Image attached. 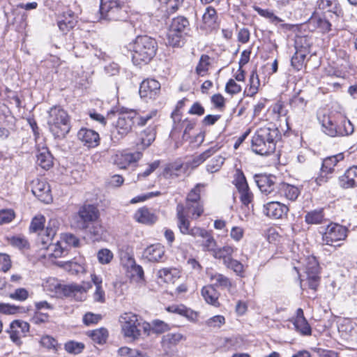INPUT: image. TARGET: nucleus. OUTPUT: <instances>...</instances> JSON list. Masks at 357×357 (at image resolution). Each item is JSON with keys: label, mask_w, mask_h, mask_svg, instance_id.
I'll list each match as a JSON object with an SVG mask.
<instances>
[{"label": "nucleus", "mask_w": 357, "mask_h": 357, "mask_svg": "<svg viewBox=\"0 0 357 357\" xmlns=\"http://www.w3.org/2000/svg\"><path fill=\"white\" fill-rule=\"evenodd\" d=\"M303 38L298 37L295 40V50L296 52L294 56H291V67L296 70L302 69L304 63V61L306 56V49L303 47H298V40L301 41Z\"/></svg>", "instance_id": "30"}, {"label": "nucleus", "mask_w": 357, "mask_h": 357, "mask_svg": "<svg viewBox=\"0 0 357 357\" xmlns=\"http://www.w3.org/2000/svg\"><path fill=\"white\" fill-rule=\"evenodd\" d=\"M202 296L206 302L208 304L213 305L214 306H218V297L219 293L217 291L214 286L213 285H206L204 286L202 289Z\"/></svg>", "instance_id": "33"}, {"label": "nucleus", "mask_w": 357, "mask_h": 357, "mask_svg": "<svg viewBox=\"0 0 357 357\" xmlns=\"http://www.w3.org/2000/svg\"><path fill=\"white\" fill-rule=\"evenodd\" d=\"M225 158L221 155H217L210 160L206 165V170L210 173L218 172L225 162Z\"/></svg>", "instance_id": "49"}, {"label": "nucleus", "mask_w": 357, "mask_h": 357, "mask_svg": "<svg viewBox=\"0 0 357 357\" xmlns=\"http://www.w3.org/2000/svg\"><path fill=\"white\" fill-rule=\"evenodd\" d=\"M297 262V265L294 264V266H299L302 270H305V273H320V267L317 259L313 257H308L307 258H300L299 260L294 259Z\"/></svg>", "instance_id": "27"}, {"label": "nucleus", "mask_w": 357, "mask_h": 357, "mask_svg": "<svg viewBox=\"0 0 357 357\" xmlns=\"http://www.w3.org/2000/svg\"><path fill=\"white\" fill-rule=\"evenodd\" d=\"M162 8L168 14L175 13L182 4L183 0H159Z\"/></svg>", "instance_id": "48"}, {"label": "nucleus", "mask_w": 357, "mask_h": 357, "mask_svg": "<svg viewBox=\"0 0 357 357\" xmlns=\"http://www.w3.org/2000/svg\"><path fill=\"white\" fill-rule=\"evenodd\" d=\"M225 319L223 316L215 315L207 320L206 324L210 327H218L220 328L221 326L225 324Z\"/></svg>", "instance_id": "64"}, {"label": "nucleus", "mask_w": 357, "mask_h": 357, "mask_svg": "<svg viewBox=\"0 0 357 357\" xmlns=\"http://www.w3.org/2000/svg\"><path fill=\"white\" fill-rule=\"evenodd\" d=\"M132 52V59L135 65L148 63L155 56L158 43L156 40L148 36H139L129 44Z\"/></svg>", "instance_id": "2"}, {"label": "nucleus", "mask_w": 357, "mask_h": 357, "mask_svg": "<svg viewBox=\"0 0 357 357\" xmlns=\"http://www.w3.org/2000/svg\"><path fill=\"white\" fill-rule=\"evenodd\" d=\"M335 0H318L317 6L319 9L326 10L327 12H332L335 8Z\"/></svg>", "instance_id": "59"}, {"label": "nucleus", "mask_w": 357, "mask_h": 357, "mask_svg": "<svg viewBox=\"0 0 357 357\" xmlns=\"http://www.w3.org/2000/svg\"><path fill=\"white\" fill-rule=\"evenodd\" d=\"M47 123L55 138L63 139L70 132V116L61 106H52L47 112Z\"/></svg>", "instance_id": "3"}, {"label": "nucleus", "mask_w": 357, "mask_h": 357, "mask_svg": "<svg viewBox=\"0 0 357 357\" xmlns=\"http://www.w3.org/2000/svg\"><path fill=\"white\" fill-rule=\"evenodd\" d=\"M155 130L153 127L146 129L142 136V144L144 147H148L155 140Z\"/></svg>", "instance_id": "51"}, {"label": "nucleus", "mask_w": 357, "mask_h": 357, "mask_svg": "<svg viewBox=\"0 0 357 357\" xmlns=\"http://www.w3.org/2000/svg\"><path fill=\"white\" fill-rule=\"evenodd\" d=\"M232 183L238 191L249 188L246 178L243 171L240 169H236Z\"/></svg>", "instance_id": "46"}, {"label": "nucleus", "mask_w": 357, "mask_h": 357, "mask_svg": "<svg viewBox=\"0 0 357 357\" xmlns=\"http://www.w3.org/2000/svg\"><path fill=\"white\" fill-rule=\"evenodd\" d=\"M142 155V153L139 151L135 153L122 152L116 154L114 162L119 169H126L131 163L138 161Z\"/></svg>", "instance_id": "20"}, {"label": "nucleus", "mask_w": 357, "mask_h": 357, "mask_svg": "<svg viewBox=\"0 0 357 357\" xmlns=\"http://www.w3.org/2000/svg\"><path fill=\"white\" fill-rule=\"evenodd\" d=\"M189 30L190 23L186 17L178 16L173 18L168 29L167 43L172 47H180Z\"/></svg>", "instance_id": "7"}, {"label": "nucleus", "mask_w": 357, "mask_h": 357, "mask_svg": "<svg viewBox=\"0 0 357 357\" xmlns=\"http://www.w3.org/2000/svg\"><path fill=\"white\" fill-rule=\"evenodd\" d=\"M22 307H17L13 305L0 303V312L5 314H14L19 312Z\"/></svg>", "instance_id": "60"}, {"label": "nucleus", "mask_w": 357, "mask_h": 357, "mask_svg": "<svg viewBox=\"0 0 357 357\" xmlns=\"http://www.w3.org/2000/svg\"><path fill=\"white\" fill-rule=\"evenodd\" d=\"M208 276L212 282L211 285L214 286V288L229 289L232 286L230 279L222 273L211 272L208 273Z\"/></svg>", "instance_id": "31"}, {"label": "nucleus", "mask_w": 357, "mask_h": 357, "mask_svg": "<svg viewBox=\"0 0 357 357\" xmlns=\"http://www.w3.org/2000/svg\"><path fill=\"white\" fill-rule=\"evenodd\" d=\"M58 229V222L56 220H50L48 223V225L46 227L45 231V236H47V241H45L43 239L42 240V244L43 245V248H46L47 245H50V242L52 241L53 237L56 234Z\"/></svg>", "instance_id": "42"}, {"label": "nucleus", "mask_w": 357, "mask_h": 357, "mask_svg": "<svg viewBox=\"0 0 357 357\" xmlns=\"http://www.w3.org/2000/svg\"><path fill=\"white\" fill-rule=\"evenodd\" d=\"M310 24L318 29L322 33L328 32L331 30V24L325 17L320 15H314L310 20Z\"/></svg>", "instance_id": "38"}, {"label": "nucleus", "mask_w": 357, "mask_h": 357, "mask_svg": "<svg viewBox=\"0 0 357 357\" xmlns=\"http://www.w3.org/2000/svg\"><path fill=\"white\" fill-rule=\"evenodd\" d=\"M183 339V335L181 333H168L163 337V342L174 345Z\"/></svg>", "instance_id": "61"}, {"label": "nucleus", "mask_w": 357, "mask_h": 357, "mask_svg": "<svg viewBox=\"0 0 357 357\" xmlns=\"http://www.w3.org/2000/svg\"><path fill=\"white\" fill-rule=\"evenodd\" d=\"M339 184L343 188L357 186V166L349 168L344 175L339 178Z\"/></svg>", "instance_id": "28"}, {"label": "nucleus", "mask_w": 357, "mask_h": 357, "mask_svg": "<svg viewBox=\"0 0 357 357\" xmlns=\"http://www.w3.org/2000/svg\"><path fill=\"white\" fill-rule=\"evenodd\" d=\"M288 211V206L278 202H270L264 206V213L270 218H282Z\"/></svg>", "instance_id": "19"}, {"label": "nucleus", "mask_w": 357, "mask_h": 357, "mask_svg": "<svg viewBox=\"0 0 357 357\" xmlns=\"http://www.w3.org/2000/svg\"><path fill=\"white\" fill-rule=\"evenodd\" d=\"M61 241H57L54 244L47 245V250L52 252L51 256L58 258L66 256L68 251L66 246H63V243L66 245L77 248L79 245V239L73 234H62Z\"/></svg>", "instance_id": "12"}, {"label": "nucleus", "mask_w": 357, "mask_h": 357, "mask_svg": "<svg viewBox=\"0 0 357 357\" xmlns=\"http://www.w3.org/2000/svg\"><path fill=\"white\" fill-rule=\"evenodd\" d=\"M134 219L139 223L151 225L156 222L158 216L151 209L142 207L135 212Z\"/></svg>", "instance_id": "26"}, {"label": "nucleus", "mask_w": 357, "mask_h": 357, "mask_svg": "<svg viewBox=\"0 0 357 357\" xmlns=\"http://www.w3.org/2000/svg\"><path fill=\"white\" fill-rule=\"evenodd\" d=\"M347 229L338 224H330L323 234V243L328 245H334V243L343 241L347 237Z\"/></svg>", "instance_id": "13"}, {"label": "nucleus", "mask_w": 357, "mask_h": 357, "mask_svg": "<svg viewBox=\"0 0 357 357\" xmlns=\"http://www.w3.org/2000/svg\"><path fill=\"white\" fill-rule=\"evenodd\" d=\"M183 173H184L183 165L173 162L166 165L162 175L166 179H173L179 177Z\"/></svg>", "instance_id": "35"}, {"label": "nucleus", "mask_w": 357, "mask_h": 357, "mask_svg": "<svg viewBox=\"0 0 357 357\" xmlns=\"http://www.w3.org/2000/svg\"><path fill=\"white\" fill-rule=\"evenodd\" d=\"M165 248L160 243L153 244L148 246L143 252V257L151 262H159L162 261L165 255Z\"/></svg>", "instance_id": "25"}, {"label": "nucleus", "mask_w": 357, "mask_h": 357, "mask_svg": "<svg viewBox=\"0 0 357 357\" xmlns=\"http://www.w3.org/2000/svg\"><path fill=\"white\" fill-rule=\"evenodd\" d=\"M343 159L344 155L342 153L326 158L322 162L320 175L316 178L317 183L321 185L323 183L326 182L328 179L327 174H332L335 166Z\"/></svg>", "instance_id": "15"}, {"label": "nucleus", "mask_w": 357, "mask_h": 357, "mask_svg": "<svg viewBox=\"0 0 357 357\" xmlns=\"http://www.w3.org/2000/svg\"><path fill=\"white\" fill-rule=\"evenodd\" d=\"M240 194V200L243 204L242 209L245 211V217L248 218L250 215V204L253 201L254 195L250 188L238 191Z\"/></svg>", "instance_id": "37"}, {"label": "nucleus", "mask_w": 357, "mask_h": 357, "mask_svg": "<svg viewBox=\"0 0 357 357\" xmlns=\"http://www.w3.org/2000/svg\"><path fill=\"white\" fill-rule=\"evenodd\" d=\"M64 347L69 354H77L82 351L84 344L82 342L69 341L65 344Z\"/></svg>", "instance_id": "56"}, {"label": "nucleus", "mask_w": 357, "mask_h": 357, "mask_svg": "<svg viewBox=\"0 0 357 357\" xmlns=\"http://www.w3.org/2000/svg\"><path fill=\"white\" fill-rule=\"evenodd\" d=\"M182 204L176 206V225L179 231L183 235H189L195 240V243L202 248L204 252L213 253L217 247V241L212 232L204 228L194 226L191 227L190 222L186 218Z\"/></svg>", "instance_id": "1"}, {"label": "nucleus", "mask_w": 357, "mask_h": 357, "mask_svg": "<svg viewBox=\"0 0 357 357\" xmlns=\"http://www.w3.org/2000/svg\"><path fill=\"white\" fill-rule=\"evenodd\" d=\"M15 218L14 211L11 209H3L0 211V225L10 222Z\"/></svg>", "instance_id": "58"}, {"label": "nucleus", "mask_w": 357, "mask_h": 357, "mask_svg": "<svg viewBox=\"0 0 357 357\" xmlns=\"http://www.w3.org/2000/svg\"><path fill=\"white\" fill-rule=\"evenodd\" d=\"M290 108V99L286 97V95L281 96L280 99L273 106L274 113L278 114L280 121V127L283 130V125L286 126L287 132L290 130L289 122V109Z\"/></svg>", "instance_id": "14"}, {"label": "nucleus", "mask_w": 357, "mask_h": 357, "mask_svg": "<svg viewBox=\"0 0 357 357\" xmlns=\"http://www.w3.org/2000/svg\"><path fill=\"white\" fill-rule=\"evenodd\" d=\"M291 323L294 325L295 331L302 336H310L312 335V328L307 319L304 317L303 310L298 308L295 317L291 319Z\"/></svg>", "instance_id": "18"}, {"label": "nucleus", "mask_w": 357, "mask_h": 357, "mask_svg": "<svg viewBox=\"0 0 357 357\" xmlns=\"http://www.w3.org/2000/svg\"><path fill=\"white\" fill-rule=\"evenodd\" d=\"M206 187V183H197L188 192L185 202H202L201 193Z\"/></svg>", "instance_id": "44"}, {"label": "nucleus", "mask_w": 357, "mask_h": 357, "mask_svg": "<svg viewBox=\"0 0 357 357\" xmlns=\"http://www.w3.org/2000/svg\"><path fill=\"white\" fill-rule=\"evenodd\" d=\"M119 321L123 336L132 340H136L140 337L142 329H143L144 333L149 335L151 328L150 324L144 321L140 316L133 312H127L121 314Z\"/></svg>", "instance_id": "4"}, {"label": "nucleus", "mask_w": 357, "mask_h": 357, "mask_svg": "<svg viewBox=\"0 0 357 357\" xmlns=\"http://www.w3.org/2000/svg\"><path fill=\"white\" fill-rule=\"evenodd\" d=\"M323 131L330 137L344 136L354 132L350 121L341 118L336 120L333 116L324 115L321 120Z\"/></svg>", "instance_id": "6"}, {"label": "nucleus", "mask_w": 357, "mask_h": 357, "mask_svg": "<svg viewBox=\"0 0 357 357\" xmlns=\"http://www.w3.org/2000/svg\"><path fill=\"white\" fill-rule=\"evenodd\" d=\"M100 19L107 21L121 20L126 17L119 0H100Z\"/></svg>", "instance_id": "9"}, {"label": "nucleus", "mask_w": 357, "mask_h": 357, "mask_svg": "<svg viewBox=\"0 0 357 357\" xmlns=\"http://www.w3.org/2000/svg\"><path fill=\"white\" fill-rule=\"evenodd\" d=\"M31 192L42 202L48 204L52 200L50 185L45 181L33 180Z\"/></svg>", "instance_id": "16"}, {"label": "nucleus", "mask_w": 357, "mask_h": 357, "mask_svg": "<svg viewBox=\"0 0 357 357\" xmlns=\"http://www.w3.org/2000/svg\"><path fill=\"white\" fill-rule=\"evenodd\" d=\"M77 137L88 148H94L99 144V134L91 129L81 128Z\"/></svg>", "instance_id": "21"}, {"label": "nucleus", "mask_w": 357, "mask_h": 357, "mask_svg": "<svg viewBox=\"0 0 357 357\" xmlns=\"http://www.w3.org/2000/svg\"><path fill=\"white\" fill-rule=\"evenodd\" d=\"M40 344L50 351L56 352L61 347L57 340L50 335H44L41 337Z\"/></svg>", "instance_id": "47"}, {"label": "nucleus", "mask_w": 357, "mask_h": 357, "mask_svg": "<svg viewBox=\"0 0 357 357\" xmlns=\"http://www.w3.org/2000/svg\"><path fill=\"white\" fill-rule=\"evenodd\" d=\"M305 222L307 224H321L325 220L324 209L319 208L308 212L305 217Z\"/></svg>", "instance_id": "39"}, {"label": "nucleus", "mask_w": 357, "mask_h": 357, "mask_svg": "<svg viewBox=\"0 0 357 357\" xmlns=\"http://www.w3.org/2000/svg\"><path fill=\"white\" fill-rule=\"evenodd\" d=\"M10 328H17L20 330L21 334H24L29 331V324L26 321L15 320L10 323Z\"/></svg>", "instance_id": "62"}, {"label": "nucleus", "mask_w": 357, "mask_h": 357, "mask_svg": "<svg viewBox=\"0 0 357 357\" xmlns=\"http://www.w3.org/2000/svg\"><path fill=\"white\" fill-rule=\"evenodd\" d=\"M45 218L43 215H39L35 216L30 224L29 231L30 232H37L44 227Z\"/></svg>", "instance_id": "55"}, {"label": "nucleus", "mask_w": 357, "mask_h": 357, "mask_svg": "<svg viewBox=\"0 0 357 357\" xmlns=\"http://www.w3.org/2000/svg\"><path fill=\"white\" fill-rule=\"evenodd\" d=\"M278 137L276 128L262 127L259 128L252 139V149L259 155H268L275 150V139Z\"/></svg>", "instance_id": "5"}, {"label": "nucleus", "mask_w": 357, "mask_h": 357, "mask_svg": "<svg viewBox=\"0 0 357 357\" xmlns=\"http://www.w3.org/2000/svg\"><path fill=\"white\" fill-rule=\"evenodd\" d=\"M218 15L215 9L208 6L202 15V24L201 28L206 31H211L218 26Z\"/></svg>", "instance_id": "23"}, {"label": "nucleus", "mask_w": 357, "mask_h": 357, "mask_svg": "<svg viewBox=\"0 0 357 357\" xmlns=\"http://www.w3.org/2000/svg\"><path fill=\"white\" fill-rule=\"evenodd\" d=\"M100 213L93 204H85L79 208L75 216L76 227L79 229H87L89 225L98 220Z\"/></svg>", "instance_id": "10"}, {"label": "nucleus", "mask_w": 357, "mask_h": 357, "mask_svg": "<svg viewBox=\"0 0 357 357\" xmlns=\"http://www.w3.org/2000/svg\"><path fill=\"white\" fill-rule=\"evenodd\" d=\"M220 149V146L215 145L214 146L210 147L208 149L206 150L202 153L199 155L195 156L192 161V167H197L202 162H204L208 158L213 155L215 152H217Z\"/></svg>", "instance_id": "45"}, {"label": "nucleus", "mask_w": 357, "mask_h": 357, "mask_svg": "<svg viewBox=\"0 0 357 357\" xmlns=\"http://www.w3.org/2000/svg\"><path fill=\"white\" fill-rule=\"evenodd\" d=\"M224 265L226 268L231 269L237 275H243L244 272L243 265L239 261L231 257Z\"/></svg>", "instance_id": "52"}, {"label": "nucleus", "mask_w": 357, "mask_h": 357, "mask_svg": "<svg viewBox=\"0 0 357 357\" xmlns=\"http://www.w3.org/2000/svg\"><path fill=\"white\" fill-rule=\"evenodd\" d=\"M57 24L60 31L63 33H67L76 25L77 17L73 11L68 10L63 13L61 19L58 20Z\"/></svg>", "instance_id": "29"}, {"label": "nucleus", "mask_w": 357, "mask_h": 357, "mask_svg": "<svg viewBox=\"0 0 357 357\" xmlns=\"http://www.w3.org/2000/svg\"><path fill=\"white\" fill-rule=\"evenodd\" d=\"M254 179L261 192L268 195L274 190L275 176L266 174H255Z\"/></svg>", "instance_id": "22"}, {"label": "nucleus", "mask_w": 357, "mask_h": 357, "mask_svg": "<svg viewBox=\"0 0 357 357\" xmlns=\"http://www.w3.org/2000/svg\"><path fill=\"white\" fill-rule=\"evenodd\" d=\"M87 335L95 343L102 344L106 342L109 334L106 328H100L88 331Z\"/></svg>", "instance_id": "40"}, {"label": "nucleus", "mask_w": 357, "mask_h": 357, "mask_svg": "<svg viewBox=\"0 0 357 357\" xmlns=\"http://www.w3.org/2000/svg\"><path fill=\"white\" fill-rule=\"evenodd\" d=\"M180 204H181V203ZM182 205L185 208L184 213L185 216L190 215L192 219H197L204 212L203 204L202 202H185V206L183 204ZM186 218H188V217Z\"/></svg>", "instance_id": "34"}, {"label": "nucleus", "mask_w": 357, "mask_h": 357, "mask_svg": "<svg viewBox=\"0 0 357 357\" xmlns=\"http://www.w3.org/2000/svg\"><path fill=\"white\" fill-rule=\"evenodd\" d=\"M157 275L165 282H174L175 279L179 277L178 271L176 268H172L160 269Z\"/></svg>", "instance_id": "41"}, {"label": "nucleus", "mask_w": 357, "mask_h": 357, "mask_svg": "<svg viewBox=\"0 0 357 357\" xmlns=\"http://www.w3.org/2000/svg\"><path fill=\"white\" fill-rule=\"evenodd\" d=\"M294 270L296 271L297 274L301 289H303V286H305L307 284L310 289L314 290V291L317 290V288L319 286L321 280L319 273H306V281L305 283H303V280H301V266H294Z\"/></svg>", "instance_id": "24"}, {"label": "nucleus", "mask_w": 357, "mask_h": 357, "mask_svg": "<svg viewBox=\"0 0 357 357\" xmlns=\"http://www.w3.org/2000/svg\"><path fill=\"white\" fill-rule=\"evenodd\" d=\"M91 288L89 282H82V284L75 283L70 284H56L55 291L57 294L66 297H73L77 301H84L86 297L87 291Z\"/></svg>", "instance_id": "11"}, {"label": "nucleus", "mask_w": 357, "mask_h": 357, "mask_svg": "<svg viewBox=\"0 0 357 357\" xmlns=\"http://www.w3.org/2000/svg\"><path fill=\"white\" fill-rule=\"evenodd\" d=\"M135 117L136 112L135 111L119 112L116 121L113 123L115 128V131L113 132L114 137L119 139L128 135L135 125Z\"/></svg>", "instance_id": "8"}, {"label": "nucleus", "mask_w": 357, "mask_h": 357, "mask_svg": "<svg viewBox=\"0 0 357 357\" xmlns=\"http://www.w3.org/2000/svg\"><path fill=\"white\" fill-rule=\"evenodd\" d=\"M9 297L13 300L24 301L29 297V292L24 288H18L13 293L10 294Z\"/></svg>", "instance_id": "57"}, {"label": "nucleus", "mask_w": 357, "mask_h": 357, "mask_svg": "<svg viewBox=\"0 0 357 357\" xmlns=\"http://www.w3.org/2000/svg\"><path fill=\"white\" fill-rule=\"evenodd\" d=\"M97 258L101 264H108L113 259L114 255L109 249L102 248L98 252Z\"/></svg>", "instance_id": "53"}, {"label": "nucleus", "mask_w": 357, "mask_h": 357, "mask_svg": "<svg viewBox=\"0 0 357 357\" xmlns=\"http://www.w3.org/2000/svg\"><path fill=\"white\" fill-rule=\"evenodd\" d=\"M225 91L229 94H236L241 91V87L234 79H230L226 84Z\"/></svg>", "instance_id": "63"}, {"label": "nucleus", "mask_w": 357, "mask_h": 357, "mask_svg": "<svg viewBox=\"0 0 357 357\" xmlns=\"http://www.w3.org/2000/svg\"><path fill=\"white\" fill-rule=\"evenodd\" d=\"M36 163L44 169H49L53 165L52 156L50 151L43 148L38 151Z\"/></svg>", "instance_id": "36"}, {"label": "nucleus", "mask_w": 357, "mask_h": 357, "mask_svg": "<svg viewBox=\"0 0 357 357\" xmlns=\"http://www.w3.org/2000/svg\"><path fill=\"white\" fill-rule=\"evenodd\" d=\"M236 250L232 245H225L221 248L216 247L211 255L215 259L222 260L224 264L232 257Z\"/></svg>", "instance_id": "32"}, {"label": "nucleus", "mask_w": 357, "mask_h": 357, "mask_svg": "<svg viewBox=\"0 0 357 357\" xmlns=\"http://www.w3.org/2000/svg\"><path fill=\"white\" fill-rule=\"evenodd\" d=\"M160 91V84L154 79L144 80L139 86V95L142 98L154 99Z\"/></svg>", "instance_id": "17"}, {"label": "nucleus", "mask_w": 357, "mask_h": 357, "mask_svg": "<svg viewBox=\"0 0 357 357\" xmlns=\"http://www.w3.org/2000/svg\"><path fill=\"white\" fill-rule=\"evenodd\" d=\"M253 9L258 13V14L264 17L269 19L272 23L278 24L282 22V20L275 16L273 13L268 10L262 9L257 6H253Z\"/></svg>", "instance_id": "54"}, {"label": "nucleus", "mask_w": 357, "mask_h": 357, "mask_svg": "<svg viewBox=\"0 0 357 357\" xmlns=\"http://www.w3.org/2000/svg\"><path fill=\"white\" fill-rule=\"evenodd\" d=\"M81 230L89 233L95 241L101 239L105 232L103 227L98 222V220H96L89 225V227L87 228V229Z\"/></svg>", "instance_id": "43"}, {"label": "nucleus", "mask_w": 357, "mask_h": 357, "mask_svg": "<svg viewBox=\"0 0 357 357\" xmlns=\"http://www.w3.org/2000/svg\"><path fill=\"white\" fill-rule=\"evenodd\" d=\"M210 57L208 55L203 54L201 56L199 61L196 67V73L199 76H204L208 70Z\"/></svg>", "instance_id": "50"}]
</instances>
